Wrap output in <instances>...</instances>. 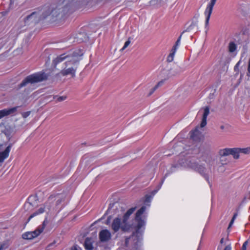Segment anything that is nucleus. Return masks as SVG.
I'll list each match as a JSON object with an SVG mask.
<instances>
[{"mask_svg": "<svg viewBox=\"0 0 250 250\" xmlns=\"http://www.w3.org/2000/svg\"><path fill=\"white\" fill-rule=\"evenodd\" d=\"M30 112H25L23 114V117L24 118L27 117L29 115Z\"/></svg>", "mask_w": 250, "mask_h": 250, "instance_id": "nucleus-34", "label": "nucleus"}, {"mask_svg": "<svg viewBox=\"0 0 250 250\" xmlns=\"http://www.w3.org/2000/svg\"><path fill=\"white\" fill-rule=\"evenodd\" d=\"M99 238L102 242H106L111 238V233L107 229L101 230L99 233Z\"/></svg>", "mask_w": 250, "mask_h": 250, "instance_id": "nucleus-12", "label": "nucleus"}, {"mask_svg": "<svg viewBox=\"0 0 250 250\" xmlns=\"http://www.w3.org/2000/svg\"><path fill=\"white\" fill-rule=\"evenodd\" d=\"M57 13V9L46 6L42 8L41 11L32 12L30 15L27 16L24 19V22L26 24L31 22L36 23L45 19L50 15H52L53 17H56Z\"/></svg>", "mask_w": 250, "mask_h": 250, "instance_id": "nucleus-3", "label": "nucleus"}, {"mask_svg": "<svg viewBox=\"0 0 250 250\" xmlns=\"http://www.w3.org/2000/svg\"><path fill=\"white\" fill-rule=\"evenodd\" d=\"M174 58L171 56L168 55L167 58V61L168 62H171L173 61Z\"/></svg>", "mask_w": 250, "mask_h": 250, "instance_id": "nucleus-29", "label": "nucleus"}, {"mask_svg": "<svg viewBox=\"0 0 250 250\" xmlns=\"http://www.w3.org/2000/svg\"><path fill=\"white\" fill-rule=\"evenodd\" d=\"M156 90H154V87L151 89L149 95H151Z\"/></svg>", "mask_w": 250, "mask_h": 250, "instance_id": "nucleus-38", "label": "nucleus"}, {"mask_svg": "<svg viewBox=\"0 0 250 250\" xmlns=\"http://www.w3.org/2000/svg\"><path fill=\"white\" fill-rule=\"evenodd\" d=\"M164 179L162 180V182H161V185L164 183Z\"/></svg>", "mask_w": 250, "mask_h": 250, "instance_id": "nucleus-43", "label": "nucleus"}, {"mask_svg": "<svg viewBox=\"0 0 250 250\" xmlns=\"http://www.w3.org/2000/svg\"><path fill=\"white\" fill-rule=\"evenodd\" d=\"M233 222H234L233 220H231L230 221V222L229 223V227H228V229H229L231 227V226L232 225Z\"/></svg>", "mask_w": 250, "mask_h": 250, "instance_id": "nucleus-36", "label": "nucleus"}, {"mask_svg": "<svg viewBox=\"0 0 250 250\" xmlns=\"http://www.w3.org/2000/svg\"><path fill=\"white\" fill-rule=\"evenodd\" d=\"M66 99V97L65 96H60V97H57V102H60L65 100Z\"/></svg>", "mask_w": 250, "mask_h": 250, "instance_id": "nucleus-25", "label": "nucleus"}, {"mask_svg": "<svg viewBox=\"0 0 250 250\" xmlns=\"http://www.w3.org/2000/svg\"><path fill=\"white\" fill-rule=\"evenodd\" d=\"M65 196L64 194L51 195L45 203V207L48 210L56 209L64 201Z\"/></svg>", "mask_w": 250, "mask_h": 250, "instance_id": "nucleus-5", "label": "nucleus"}, {"mask_svg": "<svg viewBox=\"0 0 250 250\" xmlns=\"http://www.w3.org/2000/svg\"><path fill=\"white\" fill-rule=\"evenodd\" d=\"M57 13V9L46 6L42 8L41 11L32 12L30 15L27 16L24 19V22L26 24L31 22L36 23L45 19L50 15H52L53 17H56Z\"/></svg>", "mask_w": 250, "mask_h": 250, "instance_id": "nucleus-2", "label": "nucleus"}, {"mask_svg": "<svg viewBox=\"0 0 250 250\" xmlns=\"http://www.w3.org/2000/svg\"><path fill=\"white\" fill-rule=\"evenodd\" d=\"M175 53H176V52H174L173 51H172V50H171L169 55L171 56V57H172L174 58Z\"/></svg>", "mask_w": 250, "mask_h": 250, "instance_id": "nucleus-32", "label": "nucleus"}, {"mask_svg": "<svg viewBox=\"0 0 250 250\" xmlns=\"http://www.w3.org/2000/svg\"><path fill=\"white\" fill-rule=\"evenodd\" d=\"M84 247L87 250H92L93 249L92 239L90 238H86L84 242Z\"/></svg>", "mask_w": 250, "mask_h": 250, "instance_id": "nucleus-16", "label": "nucleus"}, {"mask_svg": "<svg viewBox=\"0 0 250 250\" xmlns=\"http://www.w3.org/2000/svg\"><path fill=\"white\" fill-rule=\"evenodd\" d=\"M146 209V207L143 206L139 209L135 215L134 219H133L137 223L136 225L134 224L130 219V216L136 210V207L129 208L123 216L122 221L124 223L123 229L125 230H129L131 228L134 227L137 229L136 233L139 232V230L145 225V221L142 219V215Z\"/></svg>", "mask_w": 250, "mask_h": 250, "instance_id": "nucleus-1", "label": "nucleus"}, {"mask_svg": "<svg viewBox=\"0 0 250 250\" xmlns=\"http://www.w3.org/2000/svg\"><path fill=\"white\" fill-rule=\"evenodd\" d=\"M237 216V213H235L234 215H233V216L231 219V220H233V221H234L235 218H236Z\"/></svg>", "mask_w": 250, "mask_h": 250, "instance_id": "nucleus-37", "label": "nucleus"}, {"mask_svg": "<svg viewBox=\"0 0 250 250\" xmlns=\"http://www.w3.org/2000/svg\"><path fill=\"white\" fill-rule=\"evenodd\" d=\"M198 133H199L198 129V128H196L194 131H193L191 132L192 134L191 135V137L192 138H194V136L197 135Z\"/></svg>", "mask_w": 250, "mask_h": 250, "instance_id": "nucleus-27", "label": "nucleus"}, {"mask_svg": "<svg viewBox=\"0 0 250 250\" xmlns=\"http://www.w3.org/2000/svg\"><path fill=\"white\" fill-rule=\"evenodd\" d=\"M179 45H177V44L175 43V44L173 46L172 48V51H173L174 52H176L177 49Z\"/></svg>", "mask_w": 250, "mask_h": 250, "instance_id": "nucleus-31", "label": "nucleus"}, {"mask_svg": "<svg viewBox=\"0 0 250 250\" xmlns=\"http://www.w3.org/2000/svg\"><path fill=\"white\" fill-rule=\"evenodd\" d=\"M17 106L0 110V119L5 116L14 114L17 111Z\"/></svg>", "mask_w": 250, "mask_h": 250, "instance_id": "nucleus-13", "label": "nucleus"}, {"mask_svg": "<svg viewBox=\"0 0 250 250\" xmlns=\"http://www.w3.org/2000/svg\"><path fill=\"white\" fill-rule=\"evenodd\" d=\"M248 241H245L243 246H242V250H246V249H247V246L248 245Z\"/></svg>", "mask_w": 250, "mask_h": 250, "instance_id": "nucleus-28", "label": "nucleus"}, {"mask_svg": "<svg viewBox=\"0 0 250 250\" xmlns=\"http://www.w3.org/2000/svg\"><path fill=\"white\" fill-rule=\"evenodd\" d=\"M230 155H232L235 159H238L239 157V154L240 153V150L238 148H230Z\"/></svg>", "mask_w": 250, "mask_h": 250, "instance_id": "nucleus-18", "label": "nucleus"}, {"mask_svg": "<svg viewBox=\"0 0 250 250\" xmlns=\"http://www.w3.org/2000/svg\"><path fill=\"white\" fill-rule=\"evenodd\" d=\"M231 248L230 246H229V245H228V246H227L225 247V248L224 250H231Z\"/></svg>", "mask_w": 250, "mask_h": 250, "instance_id": "nucleus-35", "label": "nucleus"}, {"mask_svg": "<svg viewBox=\"0 0 250 250\" xmlns=\"http://www.w3.org/2000/svg\"><path fill=\"white\" fill-rule=\"evenodd\" d=\"M209 114V108L208 106H206L204 108V113L203 118L201 123V127H203L207 125V118Z\"/></svg>", "mask_w": 250, "mask_h": 250, "instance_id": "nucleus-14", "label": "nucleus"}, {"mask_svg": "<svg viewBox=\"0 0 250 250\" xmlns=\"http://www.w3.org/2000/svg\"><path fill=\"white\" fill-rule=\"evenodd\" d=\"M236 49V44L233 42H230L229 45V50L230 52H233Z\"/></svg>", "mask_w": 250, "mask_h": 250, "instance_id": "nucleus-20", "label": "nucleus"}, {"mask_svg": "<svg viewBox=\"0 0 250 250\" xmlns=\"http://www.w3.org/2000/svg\"><path fill=\"white\" fill-rule=\"evenodd\" d=\"M8 247V245L7 243H4L0 245V250H6Z\"/></svg>", "mask_w": 250, "mask_h": 250, "instance_id": "nucleus-24", "label": "nucleus"}, {"mask_svg": "<svg viewBox=\"0 0 250 250\" xmlns=\"http://www.w3.org/2000/svg\"><path fill=\"white\" fill-rule=\"evenodd\" d=\"M248 73L250 74V58L248 62Z\"/></svg>", "mask_w": 250, "mask_h": 250, "instance_id": "nucleus-33", "label": "nucleus"}, {"mask_svg": "<svg viewBox=\"0 0 250 250\" xmlns=\"http://www.w3.org/2000/svg\"><path fill=\"white\" fill-rule=\"evenodd\" d=\"M164 83V81H160L155 86H154V90H156L159 86H161Z\"/></svg>", "mask_w": 250, "mask_h": 250, "instance_id": "nucleus-26", "label": "nucleus"}, {"mask_svg": "<svg viewBox=\"0 0 250 250\" xmlns=\"http://www.w3.org/2000/svg\"><path fill=\"white\" fill-rule=\"evenodd\" d=\"M72 250H77V248L75 246L72 247Z\"/></svg>", "mask_w": 250, "mask_h": 250, "instance_id": "nucleus-41", "label": "nucleus"}, {"mask_svg": "<svg viewBox=\"0 0 250 250\" xmlns=\"http://www.w3.org/2000/svg\"><path fill=\"white\" fill-rule=\"evenodd\" d=\"M240 150V153H244V154H248L250 152V149L249 148H239Z\"/></svg>", "mask_w": 250, "mask_h": 250, "instance_id": "nucleus-23", "label": "nucleus"}, {"mask_svg": "<svg viewBox=\"0 0 250 250\" xmlns=\"http://www.w3.org/2000/svg\"><path fill=\"white\" fill-rule=\"evenodd\" d=\"M80 51H82L76 50L73 52H69L61 54L55 58L53 62L55 65L63 61H65V65L66 64H68L70 62L75 63L79 59Z\"/></svg>", "mask_w": 250, "mask_h": 250, "instance_id": "nucleus-4", "label": "nucleus"}, {"mask_svg": "<svg viewBox=\"0 0 250 250\" xmlns=\"http://www.w3.org/2000/svg\"><path fill=\"white\" fill-rule=\"evenodd\" d=\"M130 40H131V38H129L128 39V40L125 42L123 47L121 49V50H124L130 44V43L131 42Z\"/></svg>", "mask_w": 250, "mask_h": 250, "instance_id": "nucleus-22", "label": "nucleus"}, {"mask_svg": "<svg viewBox=\"0 0 250 250\" xmlns=\"http://www.w3.org/2000/svg\"><path fill=\"white\" fill-rule=\"evenodd\" d=\"M83 55V52L80 51L78 60L75 63L70 62L68 64H66L65 67L60 72V74L63 76L70 75L72 78L75 77L79 62L81 60Z\"/></svg>", "mask_w": 250, "mask_h": 250, "instance_id": "nucleus-7", "label": "nucleus"}, {"mask_svg": "<svg viewBox=\"0 0 250 250\" xmlns=\"http://www.w3.org/2000/svg\"><path fill=\"white\" fill-rule=\"evenodd\" d=\"M188 166L192 169L198 172L202 176H203L210 185V186H211L210 182L209 180V170H207L203 165H200L197 162H191L188 165Z\"/></svg>", "mask_w": 250, "mask_h": 250, "instance_id": "nucleus-8", "label": "nucleus"}, {"mask_svg": "<svg viewBox=\"0 0 250 250\" xmlns=\"http://www.w3.org/2000/svg\"><path fill=\"white\" fill-rule=\"evenodd\" d=\"M224 242V238H222L220 240V243L223 244Z\"/></svg>", "mask_w": 250, "mask_h": 250, "instance_id": "nucleus-40", "label": "nucleus"}, {"mask_svg": "<svg viewBox=\"0 0 250 250\" xmlns=\"http://www.w3.org/2000/svg\"><path fill=\"white\" fill-rule=\"evenodd\" d=\"M182 37V35H181L178 38V40H177L176 42V44H177V45H179L180 44L181 39Z\"/></svg>", "mask_w": 250, "mask_h": 250, "instance_id": "nucleus-30", "label": "nucleus"}, {"mask_svg": "<svg viewBox=\"0 0 250 250\" xmlns=\"http://www.w3.org/2000/svg\"><path fill=\"white\" fill-rule=\"evenodd\" d=\"M167 176V174H166L164 177V179Z\"/></svg>", "mask_w": 250, "mask_h": 250, "instance_id": "nucleus-42", "label": "nucleus"}, {"mask_svg": "<svg viewBox=\"0 0 250 250\" xmlns=\"http://www.w3.org/2000/svg\"><path fill=\"white\" fill-rule=\"evenodd\" d=\"M230 152H231L230 148H226L220 149L218 153H219V155L220 156L224 157V156H227L230 155Z\"/></svg>", "mask_w": 250, "mask_h": 250, "instance_id": "nucleus-17", "label": "nucleus"}, {"mask_svg": "<svg viewBox=\"0 0 250 250\" xmlns=\"http://www.w3.org/2000/svg\"><path fill=\"white\" fill-rule=\"evenodd\" d=\"M45 226L46 222L45 221H44L42 225L39 227V228L35 231L32 232H27L23 233L22 235V238L24 239L31 240L37 237L43 231Z\"/></svg>", "mask_w": 250, "mask_h": 250, "instance_id": "nucleus-9", "label": "nucleus"}, {"mask_svg": "<svg viewBox=\"0 0 250 250\" xmlns=\"http://www.w3.org/2000/svg\"><path fill=\"white\" fill-rule=\"evenodd\" d=\"M124 226V223L123 221H121V220L119 217H116L114 219L112 224H111V229L114 231V232H116L121 229L123 231L125 232L128 231V230H125L123 229V226Z\"/></svg>", "mask_w": 250, "mask_h": 250, "instance_id": "nucleus-11", "label": "nucleus"}, {"mask_svg": "<svg viewBox=\"0 0 250 250\" xmlns=\"http://www.w3.org/2000/svg\"><path fill=\"white\" fill-rule=\"evenodd\" d=\"M216 2V0H210L207 6L206 10L205 11L204 14L206 16V21H205V27L208 26L209 23V21L210 19V17L211 14L212 12L213 6H214L215 3Z\"/></svg>", "mask_w": 250, "mask_h": 250, "instance_id": "nucleus-10", "label": "nucleus"}, {"mask_svg": "<svg viewBox=\"0 0 250 250\" xmlns=\"http://www.w3.org/2000/svg\"><path fill=\"white\" fill-rule=\"evenodd\" d=\"M48 76L46 74L43 72H40L34 73L26 77L21 83L20 87L25 86L28 83H35L41 82L46 80Z\"/></svg>", "mask_w": 250, "mask_h": 250, "instance_id": "nucleus-6", "label": "nucleus"}, {"mask_svg": "<svg viewBox=\"0 0 250 250\" xmlns=\"http://www.w3.org/2000/svg\"><path fill=\"white\" fill-rule=\"evenodd\" d=\"M10 149L11 146H8L4 151L0 152V163H2L8 157Z\"/></svg>", "mask_w": 250, "mask_h": 250, "instance_id": "nucleus-15", "label": "nucleus"}, {"mask_svg": "<svg viewBox=\"0 0 250 250\" xmlns=\"http://www.w3.org/2000/svg\"><path fill=\"white\" fill-rule=\"evenodd\" d=\"M225 127V126L224 125H222L220 126V128L221 129H224Z\"/></svg>", "mask_w": 250, "mask_h": 250, "instance_id": "nucleus-39", "label": "nucleus"}, {"mask_svg": "<svg viewBox=\"0 0 250 250\" xmlns=\"http://www.w3.org/2000/svg\"><path fill=\"white\" fill-rule=\"evenodd\" d=\"M198 21H196L191 23V24L187 28L186 31H190L192 30L194 27L197 26Z\"/></svg>", "mask_w": 250, "mask_h": 250, "instance_id": "nucleus-21", "label": "nucleus"}, {"mask_svg": "<svg viewBox=\"0 0 250 250\" xmlns=\"http://www.w3.org/2000/svg\"><path fill=\"white\" fill-rule=\"evenodd\" d=\"M45 208V207L44 208L41 207L37 211L34 212L32 214H31L30 216V217H29V218L28 219V221H29L30 220L31 218H32L33 217H34V216H35L39 214L42 213L43 212H44Z\"/></svg>", "mask_w": 250, "mask_h": 250, "instance_id": "nucleus-19", "label": "nucleus"}]
</instances>
